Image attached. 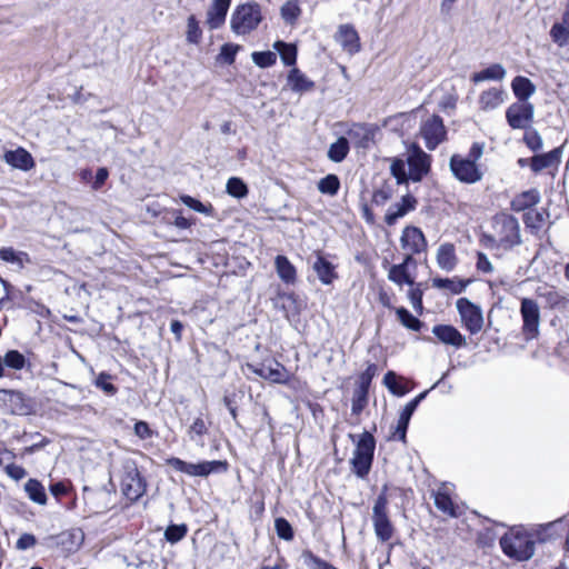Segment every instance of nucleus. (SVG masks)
I'll return each instance as SVG.
<instances>
[{
  "instance_id": "63",
  "label": "nucleus",
  "mask_w": 569,
  "mask_h": 569,
  "mask_svg": "<svg viewBox=\"0 0 569 569\" xmlns=\"http://www.w3.org/2000/svg\"><path fill=\"white\" fill-rule=\"evenodd\" d=\"M477 269L483 273H490L493 271V267L489 261L488 257L483 252L477 253Z\"/></svg>"
},
{
  "instance_id": "44",
  "label": "nucleus",
  "mask_w": 569,
  "mask_h": 569,
  "mask_svg": "<svg viewBox=\"0 0 569 569\" xmlns=\"http://www.w3.org/2000/svg\"><path fill=\"white\" fill-rule=\"evenodd\" d=\"M3 367L20 370L26 365V357L18 350H9L2 358Z\"/></svg>"
},
{
  "instance_id": "5",
  "label": "nucleus",
  "mask_w": 569,
  "mask_h": 569,
  "mask_svg": "<svg viewBox=\"0 0 569 569\" xmlns=\"http://www.w3.org/2000/svg\"><path fill=\"white\" fill-rule=\"evenodd\" d=\"M167 465L172 467L174 470L183 472L191 477H207L210 473L226 471L228 468L227 461L212 460L202 461L199 463H191L177 457H171L167 459Z\"/></svg>"
},
{
  "instance_id": "4",
  "label": "nucleus",
  "mask_w": 569,
  "mask_h": 569,
  "mask_svg": "<svg viewBox=\"0 0 569 569\" xmlns=\"http://www.w3.org/2000/svg\"><path fill=\"white\" fill-rule=\"evenodd\" d=\"M261 20V8L258 3L247 2L239 4L231 16V30L237 34H247L254 30Z\"/></svg>"
},
{
  "instance_id": "52",
  "label": "nucleus",
  "mask_w": 569,
  "mask_h": 569,
  "mask_svg": "<svg viewBox=\"0 0 569 569\" xmlns=\"http://www.w3.org/2000/svg\"><path fill=\"white\" fill-rule=\"evenodd\" d=\"M274 529L280 539H283L287 541L292 540L293 529L287 519L282 518V517L277 518L274 520Z\"/></svg>"
},
{
  "instance_id": "29",
  "label": "nucleus",
  "mask_w": 569,
  "mask_h": 569,
  "mask_svg": "<svg viewBox=\"0 0 569 569\" xmlns=\"http://www.w3.org/2000/svg\"><path fill=\"white\" fill-rule=\"evenodd\" d=\"M503 102V91L491 88L483 91L479 97L480 108L485 111L493 110Z\"/></svg>"
},
{
  "instance_id": "8",
  "label": "nucleus",
  "mask_w": 569,
  "mask_h": 569,
  "mask_svg": "<svg viewBox=\"0 0 569 569\" xmlns=\"http://www.w3.org/2000/svg\"><path fill=\"white\" fill-rule=\"evenodd\" d=\"M465 328L471 333L477 335L483 327L482 310L467 298H459L456 302Z\"/></svg>"
},
{
  "instance_id": "25",
  "label": "nucleus",
  "mask_w": 569,
  "mask_h": 569,
  "mask_svg": "<svg viewBox=\"0 0 569 569\" xmlns=\"http://www.w3.org/2000/svg\"><path fill=\"white\" fill-rule=\"evenodd\" d=\"M347 134L348 138L351 139L359 148H367L373 138L372 130L368 126L361 123L352 124L347 131Z\"/></svg>"
},
{
  "instance_id": "56",
  "label": "nucleus",
  "mask_w": 569,
  "mask_h": 569,
  "mask_svg": "<svg viewBox=\"0 0 569 569\" xmlns=\"http://www.w3.org/2000/svg\"><path fill=\"white\" fill-rule=\"evenodd\" d=\"M427 395L428 393H418L416 398L409 401L400 412L399 419L410 422V419L415 410L417 409L419 403L426 398Z\"/></svg>"
},
{
  "instance_id": "64",
  "label": "nucleus",
  "mask_w": 569,
  "mask_h": 569,
  "mask_svg": "<svg viewBox=\"0 0 569 569\" xmlns=\"http://www.w3.org/2000/svg\"><path fill=\"white\" fill-rule=\"evenodd\" d=\"M109 177V171L107 168L104 167H101L97 170L96 172V177H94V180L92 182V189L93 190H99L103 184L104 182L107 181Z\"/></svg>"
},
{
  "instance_id": "61",
  "label": "nucleus",
  "mask_w": 569,
  "mask_h": 569,
  "mask_svg": "<svg viewBox=\"0 0 569 569\" xmlns=\"http://www.w3.org/2000/svg\"><path fill=\"white\" fill-rule=\"evenodd\" d=\"M37 543V539L31 533H23L19 537V539L16 542V547L19 550H27L32 547H34Z\"/></svg>"
},
{
  "instance_id": "59",
  "label": "nucleus",
  "mask_w": 569,
  "mask_h": 569,
  "mask_svg": "<svg viewBox=\"0 0 569 569\" xmlns=\"http://www.w3.org/2000/svg\"><path fill=\"white\" fill-rule=\"evenodd\" d=\"M392 197L390 187L385 186L373 191L372 203L376 206H383Z\"/></svg>"
},
{
  "instance_id": "47",
  "label": "nucleus",
  "mask_w": 569,
  "mask_h": 569,
  "mask_svg": "<svg viewBox=\"0 0 569 569\" xmlns=\"http://www.w3.org/2000/svg\"><path fill=\"white\" fill-rule=\"evenodd\" d=\"M550 37L555 43L559 47L569 44V28H566L561 23H555L550 30Z\"/></svg>"
},
{
  "instance_id": "10",
  "label": "nucleus",
  "mask_w": 569,
  "mask_h": 569,
  "mask_svg": "<svg viewBox=\"0 0 569 569\" xmlns=\"http://www.w3.org/2000/svg\"><path fill=\"white\" fill-rule=\"evenodd\" d=\"M244 370L248 375H256L271 382H284L287 371L284 367L276 360H268L261 363H247Z\"/></svg>"
},
{
  "instance_id": "46",
  "label": "nucleus",
  "mask_w": 569,
  "mask_h": 569,
  "mask_svg": "<svg viewBox=\"0 0 569 569\" xmlns=\"http://www.w3.org/2000/svg\"><path fill=\"white\" fill-rule=\"evenodd\" d=\"M378 370L379 368L376 363H371L367 367V369L358 378V391H369L371 381L377 376Z\"/></svg>"
},
{
  "instance_id": "21",
  "label": "nucleus",
  "mask_w": 569,
  "mask_h": 569,
  "mask_svg": "<svg viewBox=\"0 0 569 569\" xmlns=\"http://www.w3.org/2000/svg\"><path fill=\"white\" fill-rule=\"evenodd\" d=\"M458 259L452 243H442L437 251V263L440 269L450 272L457 266Z\"/></svg>"
},
{
  "instance_id": "9",
  "label": "nucleus",
  "mask_w": 569,
  "mask_h": 569,
  "mask_svg": "<svg viewBox=\"0 0 569 569\" xmlns=\"http://www.w3.org/2000/svg\"><path fill=\"white\" fill-rule=\"evenodd\" d=\"M420 136L426 148L435 150L447 138V130L440 116L433 114L421 123Z\"/></svg>"
},
{
  "instance_id": "38",
  "label": "nucleus",
  "mask_w": 569,
  "mask_h": 569,
  "mask_svg": "<svg viewBox=\"0 0 569 569\" xmlns=\"http://www.w3.org/2000/svg\"><path fill=\"white\" fill-rule=\"evenodd\" d=\"M396 315L401 325L407 329L420 331L423 326V323L405 307L397 308Z\"/></svg>"
},
{
  "instance_id": "53",
  "label": "nucleus",
  "mask_w": 569,
  "mask_h": 569,
  "mask_svg": "<svg viewBox=\"0 0 569 569\" xmlns=\"http://www.w3.org/2000/svg\"><path fill=\"white\" fill-rule=\"evenodd\" d=\"M240 46L233 43H224L220 49V53L217 58L218 61H221L227 64H232L236 60L237 52L239 51Z\"/></svg>"
},
{
  "instance_id": "19",
  "label": "nucleus",
  "mask_w": 569,
  "mask_h": 569,
  "mask_svg": "<svg viewBox=\"0 0 569 569\" xmlns=\"http://www.w3.org/2000/svg\"><path fill=\"white\" fill-rule=\"evenodd\" d=\"M561 154V148H555L549 152L536 154L530 158V168L533 172L538 173L543 169L557 166L560 163Z\"/></svg>"
},
{
  "instance_id": "13",
  "label": "nucleus",
  "mask_w": 569,
  "mask_h": 569,
  "mask_svg": "<svg viewBox=\"0 0 569 569\" xmlns=\"http://www.w3.org/2000/svg\"><path fill=\"white\" fill-rule=\"evenodd\" d=\"M431 157L420 148L412 150L408 157L409 178L415 182H419L429 172Z\"/></svg>"
},
{
  "instance_id": "32",
  "label": "nucleus",
  "mask_w": 569,
  "mask_h": 569,
  "mask_svg": "<svg viewBox=\"0 0 569 569\" xmlns=\"http://www.w3.org/2000/svg\"><path fill=\"white\" fill-rule=\"evenodd\" d=\"M540 201V194L538 190L531 189L523 191L511 201V208L515 211H522L537 204Z\"/></svg>"
},
{
  "instance_id": "34",
  "label": "nucleus",
  "mask_w": 569,
  "mask_h": 569,
  "mask_svg": "<svg viewBox=\"0 0 569 569\" xmlns=\"http://www.w3.org/2000/svg\"><path fill=\"white\" fill-rule=\"evenodd\" d=\"M505 76L506 69L500 63H495L479 72H475L471 80L475 83H479L486 80H502Z\"/></svg>"
},
{
  "instance_id": "15",
  "label": "nucleus",
  "mask_w": 569,
  "mask_h": 569,
  "mask_svg": "<svg viewBox=\"0 0 569 569\" xmlns=\"http://www.w3.org/2000/svg\"><path fill=\"white\" fill-rule=\"evenodd\" d=\"M432 333L440 342L455 348H461L467 343L466 338L451 325H436Z\"/></svg>"
},
{
  "instance_id": "60",
  "label": "nucleus",
  "mask_w": 569,
  "mask_h": 569,
  "mask_svg": "<svg viewBox=\"0 0 569 569\" xmlns=\"http://www.w3.org/2000/svg\"><path fill=\"white\" fill-rule=\"evenodd\" d=\"M369 402L368 393H357L352 399L351 412L359 416Z\"/></svg>"
},
{
  "instance_id": "55",
  "label": "nucleus",
  "mask_w": 569,
  "mask_h": 569,
  "mask_svg": "<svg viewBox=\"0 0 569 569\" xmlns=\"http://www.w3.org/2000/svg\"><path fill=\"white\" fill-rule=\"evenodd\" d=\"M411 287L412 288L408 292V298L411 302L413 310L417 313L421 315L422 310H423V305H422L423 291L420 289V284H417V286L413 284Z\"/></svg>"
},
{
  "instance_id": "20",
  "label": "nucleus",
  "mask_w": 569,
  "mask_h": 569,
  "mask_svg": "<svg viewBox=\"0 0 569 569\" xmlns=\"http://www.w3.org/2000/svg\"><path fill=\"white\" fill-rule=\"evenodd\" d=\"M336 38L337 41L343 48V50L348 51L349 53H355L359 51V36L351 24L340 26Z\"/></svg>"
},
{
  "instance_id": "27",
  "label": "nucleus",
  "mask_w": 569,
  "mask_h": 569,
  "mask_svg": "<svg viewBox=\"0 0 569 569\" xmlns=\"http://www.w3.org/2000/svg\"><path fill=\"white\" fill-rule=\"evenodd\" d=\"M274 266L279 278L284 283H293L296 281V268L286 256L278 254L274 259Z\"/></svg>"
},
{
  "instance_id": "37",
  "label": "nucleus",
  "mask_w": 569,
  "mask_h": 569,
  "mask_svg": "<svg viewBox=\"0 0 569 569\" xmlns=\"http://www.w3.org/2000/svg\"><path fill=\"white\" fill-rule=\"evenodd\" d=\"M274 49L279 52L280 58L284 66L291 67L297 61V48L292 43L283 41H276L273 44Z\"/></svg>"
},
{
  "instance_id": "18",
  "label": "nucleus",
  "mask_w": 569,
  "mask_h": 569,
  "mask_svg": "<svg viewBox=\"0 0 569 569\" xmlns=\"http://www.w3.org/2000/svg\"><path fill=\"white\" fill-rule=\"evenodd\" d=\"M231 0H213L207 12V23L210 29L220 28L224 21Z\"/></svg>"
},
{
  "instance_id": "11",
  "label": "nucleus",
  "mask_w": 569,
  "mask_h": 569,
  "mask_svg": "<svg viewBox=\"0 0 569 569\" xmlns=\"http://www.w3.org/2000/svg\"><path fill=\"white\" fill-rule=\"evenodd\" d=\"M535 107L530 102H515L506 110V119L512 129H528L533 120Z\"/></svg>"
},
{
  "instance_id": "49",
  "label": "nucleus",
  "mask_w": 569,
  "mask_h": 569,
  "mask_svg": "<svg viewBox=\"0 0 569 569\" xmlns=\"http://www.w3.org/2000/svg\"><path fill=\"white\" fill-rule=\"evenodd\" d=\"M523 142L533 152L542 148V138L539 132L533 128L526 129L523 134Z\"/></svg>"
},
{
  "instance_id": "45",
  "label": "nucleus",
  "mask_w": 569,
  "mask_h": 569,
  "mask_svg": "<svg viewBox=\"0 0 569 569\" xmlns=\"http://www.w3.org/2000/svg\"><path fill=\"white\" fill-rule=\"evenodd\" d=\"M300 13L301 9L298 0H289L281 7V17L288 23H293Z\"/></svg>"
},
{
  "instance_id": "48",
  "label": "nucleus",
  "mask_w": 569,
  "mask_h": 569,
  "mask_svg": "<svg viewBox=\"0 0 569 569\" xmlns=\"http://www.w3.org/2000/svg\"><path fill=\"white\" fill-rule=\"evenodd\" d=\"M251 58L260 68H269L277 61V56L272 51H254L252 52Z\"/></svg>"
},
{
  "instance_id": "26",
  "label": "nucleus",
  "mask_w": 569,
  "mask_h": 569,
  "mask_svg": "<svg viewBox=\"0 0 569 569\" xmlns=\"http://www.w3.org/2000/svg\"><path fill=\"white\" fill-rule=\"evenodd\" d=\"M511 88L519 102H528L527 100L535 93L536 86L526 77L517 76L511 82Z\"/></svg>"
},
{
  "instance_id": "1",
  "label": "nucleus",
  "mask_w": 569,
  "mask_h": 569,
  "mask_svg": "<svg viewBox=\"0 0 569 569\" xmlns=\"http://www.w3.org/2000/svg\"><path fill=\"white\" fill-rule=\"evenodd\" d=\"M492 234H483L481 242L488 249L510 250L521 243L520 226L512 214L498 213L492 220Z\"/></svg>"
},
{
  "instance_id": "7",
  "label": "nucleus",
  "mask_w": 569,
  "mask_h": 569,
  "mask_svg": "<svg viewBox=\"0 0 569 569\" xmlns=\"http://www.w3.org/2000/svg\"><path fill=\"white\" fill-rule=\"evenodd\" d=\"M146 489V479L141 476L137 466L133 463L126 465L121 479V491L123 496L131 502H134L144 495Z\"/></svg>"
},
{
  "instance_id": "42",
  "label": "nucleus",
  "mask_w": 569,
  "mask_h": 569,
  "mask_svg": "<svg viewBox=\"0 0 569 569\" xmlns=\"http://www.w3.org/2000/svg\"><path fill=\"white\" fill-rule=\"evenodd\" d=\"M301 557L303 559L305 565L310 569H338L333 565L321 559L310 550H305Z\"/></svg>"
},
{
  "instance_id": "22",
  "label": "nucleus",
  "mask_w": 569,
  "mask_h": 569,
  "mask_svg": "<svg viewBox=\"0 0 569 569\" xmlns=\"http://www.w3.org/2000/svg\"><path fill=\"white\" fill-rule=\"evenodd\" d=\"M313 270L323 284H331L337 278L336 267L322 256H317L313 262Z\"/></svg>"
},
{
  "instance_id": "58",
  "label": "nucleus",
  "mask_w": 569,
  "mask_h": 569,
  "mask_svg": "<svg viewBox=\"0 0 569 569\" xmlns=\"http://www.w3.org/2000/svg\"><path fill=\"white\" fill-rule=\"evenodd\" d=\"M383 385L388 391H408L407 386L399 385V377L393 371H388L383 377Z\"/></svg>"
},
{
  "instance_id": "16",
  "label": "nucleus",
  "mask_w": 569,
  "mask_h": 569,
  "mask_svg": "<svg viewBox=\"0 0 569 569\" xmlns=\"http://www.w3.org/2000/svg\"><path fill=\"white\" fill-rule=\"evenodd\" d=\"M417 199L411 194H406L401 201L389 207L385 221L388 226H393L400 218L416 209Z\"/></svg>"
},
{
  "instance_id": "2",
  "label": "nucleus",
  "mask_w": 569,
  "mask_h": 569,
  "mask_svg": "<svg viewBox=\"0 0 569 569\" xmlns=\"http://www.w3.org/2000/svg\"><path fill=\"white\" fill-rule=\"evenodd\" d=\"M500 547L506 556L517 561L529 560L535 553L533 537L519 528L505 533L500 538Z\"/></svg>"
},
{
  "instance_id": "28",
  "label": "nucleus",
  "mask_w": 569,
  "mask_h": 569,
  "mask_svg": "<svg viewBox=\"0 0 569 569\" xmlns=\"http://www.w3.org/2000/svg\"><path fill=\"white\" fill-rule=\"evenodd\" d=\"M469 284V280H461L456 278H440L436 277L432 279V286L437 289H447L453 295L462 293L467 286Z\"/></svg>"
},
{
  "instance_id": "12",
  "label": "nucleus",
  "mask_w": 569,
  "mask_h": 569,
  "mask_svg": "<svg viewBox=\"0 0 569 569\" xmlns=\"http://www.w3.org/2000/svg\"><path fill=\"white\" fill-rule=\"evenodd\" d=\"M450 169L453 176L461 182L475 183L482 177L477 164L470 159L453 154L450 158Z\"/></svg>"
},
{
  "instance_id": "3",
  "label": "nucleus",
  "mask_w": 569,
  "mask_h": 569,
  "mask_svg": "<svg viewBox=\"0 0 569 569\" xmlns=\"http://www.w3.org/2000/svg\"><path fill=\"white\" fill-rule=\"evenodd\" d=\"M387 490L388 487L383 486L372 507V526L375 535L380 542L389 541L395 533V527L388 515L389 501Z\"/></svg>"
},
{
  "instance_id": "39",
  "label": "nucleus",
  "mask_w": 569,
  "mask_h": 569,
  "mask_svg": "<svg viewBox=\"0 0 569 569\" xmlns=\"http://www.w3.org/2000/svg\"><path fill=\"white\" fill-rule=\"evenodd\" d=\"M340 189V180L337 174L329 173L318 182V190L323 194L336 196Z\"/></svg>"
},
{
  "instance_id": "36",
  "label": "nucleus",
  "mask_w": 569,
  "mask_h": 569,
  "mask_svg": "<svg viewBox=\"0 0 569 569\" xmlns=\"http://www.w3.org/2000/svg\"><path fill=\"white\" fill-rule=\"evenodd\" d=\"M388 279L398 286H413L415 280L406 269L405 264H392L388 272Z\"/></svg>"
},
{
  "instance_id": "50",
  "label": "nucleus",
  "mask_w": 569,
  "mask_h": 569,
  "mask_svg": "<svg viewBox=\"0 0 569 569\" xmlns=\"http://www.w3.org/2000/svg\"><path fill=\"white\" fill-rule=\"evenodd\" d=\"M180 199L183 204H186L187 207H189L190 209H192L197 212H200V213H203L207 216H210L212 212L211 204H204L200 200H198L191 196L183 194V196H181Z\"/></svg>"
},
{
  "instance_id": "24",
  "label": "nucleus",
  "mask_w": 569,
  "mask_h": 569,
  "mask_svg": "<svg viewBox=\"0 0 569 569\" xmlns=\"http://www.w3.org/2000/svg\"><path fill=\"white\" fill-rule=\"evenodd\" d=\"M288 86L293 92L302 93L313 89L315 82L298 68H292L287 77Z\"/></svg>"
},
{
  "instance_id": "54",
  "label": "nucleus",
  "mask_w": 569,
  "mask_h": 569,
  "mask_svg": "<svg viewBox=\"0 0 569 569\" xmlns=\"http://www.w3.org/2000/svg\"><path fill=\"white\" fill-rule=\"evenodd\" d=\"M187 28H188L187 29L188 42L193 43V44L199 43L201 36H202V31H201L199 23L194 16H190L188 18Z\"/></svg>"
},
{
  "instance_id": "43",
  "label": "nucleus",
  "mask_w": 569,
  "mask_h": 569,
  "mask_svg": "<svg viewBox=\"0 0 569 569\" xmlns=\"http://www.w3.org/2000/svg\"><path fill=\"white\" fill-rule=\"evenodd\" d=\"M188 532V527L184 523L169 525L164 531V538L170 543H177L182 540Z\"/></svg>"
},
{
  "instance_id": "57",
  "label": "nucleus",
  "mask_w": 569,
  "mask_h": 569,
  "mask_svg": "<svg viewBox=\"0 0 569 569\" xmlns=\"http://www.w3.org/2000/svg\"><path fill=\"white\" fill-rule=\"evenodd\" d=\"M207 430L204 421L201 418H197L189 427L188 435L192 441L199 443L198 438L207 433Z\"/></svg>"
},
{
  "instance_id": "23",
  "label": "nucleus",
  "mask_w": 569,
  "mask_h": 569,
  "mask_svg": "<svg viewBox=\"0 0 569 569\" xmlns=\"http://www.w3.org/2000/svg\"><path fill=\"white\" fill-rule=\"evenodd\" d=\"M433 498H435V506L441 512H443L450 517L458 516L457 508L451 500L448 486H446V485L441 486L436 492H433Z\"/></svg>"
},
{
  "instance_id": "30",
  "label": "nucleus",
  "mask_w": 569,
  "mask_h": 569,
  "mask_svg": "<svg viewBox=\"0 0 569 569\" xmlns=\"http://www.w3.org/2000/svg\"><path fill=\"white\" fill-rule=\"evenodd\" d=\"M0 259L4 262L16 264L22 269L26 263H30V257L24 251H17L12 247L0 248Z\"/></svg>"
},
{
  "instance_id": "31",
  "label": "nucleus",
  "mask_w": 569,
  "mask_h": 569,
  "mask_svg": "<svg viewBox=\"0 0 569 569\" xmlns=\"http://www.w3.org/2000/svg\"><path fill=\"white\" fill-rule=\"evenodd\" d=\"M375 449V437L370 432L365 431L360 435L359 440L357 441L353 455L366 457L373 460Z\"/></svg>"
},
{
  "instance_id": "41",
  "label": "nucleus",
  "mask_w": 569,
  "mask_h": 569,
  "mask_svg": "<svg viewBox=\"0 0 569 569\" xmlns=\"http://www.w3.org/2000/svg\"><path fill=\"white\" fill-rule=\"evenodd\" d=\"M228 194L233 198L242 199L248 194V187L241 178L231 177L226 186Z\"/></svg>"
},
{
  "instance_id": "62",
  "label": "nucleus",
  "mask_w": 569,
  "mask_h": 569,
  "mask_svg": "<svg viewBox=\"0 0 569 569\" xmlns=\"http://www.w3.org/2000/svg\"><path fill=\"white\" fill-rule=\"evenodd\" d=\"M6 473L13 480H21L27 476L26 469L14 463L6 466Z\"/></svg>"
},
{
  "instance_id": "14",
  "label": "nucleus",
  "mask_w": 569,
  "mask_h": 569,
  "mask_svg": "<svg viewBox=\"0 0 569 569\" xmlns=\"http://www.w3.org/2000/svg\"><path fill=\"white\" fill-rule=\"evenodd\" d=\"M401 247L411 253H421L427 249V240L420 228L408 226L400 238Z\"/></svg>"
},
{
  "instance_id": "6",
  "label": "nucleus",
  "mask_w": 569,
  "mask_h": 569,
  "mask_svg": "<svg viewBox=\"0 0 569 569\" xmlns=\"http://www.w3.org/2000/svg\"><path fill=\"white\" fill-rule=\"evenodd\" d=\"M519 311L522 320L521 333L525 340L537 339L540 333V307L538 302L531 298H522Z\"/></svg>"
},
{
  "instance_id": "17",
  "label": "nucleus",
  "mask_w": 569,
  "mask_h": 569,
  "mask_svg": "<svg viewBox=\"0 0 569 569\" xmlns=\"http://www.w3.org/2000/svg\"><path fill=\"white\" fill-rule=\"evenodd\" d=\"M3 160L11 167L22 171H29L34 167V160L31 153L21 147L16 150L6 151Z\"/></svg>"
},
{
  "instance_id": "33",
  "label": "nucleus",
  "mask_w": 569,
  "mask_h": 569,
  "mask_svg": "<svg viewBox=\"0 0 569 569\" xmlns=\"http://www.w3.org/2000/svg\"><path fill=\"white\" fill-rule=\"evenodd\" d=\"M24 491L31 501L42 506L47 503L46 489L39 480L29 479L24 485Z\"/></svg>"
},
{
  "instance_id": "40",
  "label": "nucleus",
  "mask_w": 569,
  "mask_h": 569,
  "mask_svg": "<svg viewBox=\"0 0 569 569\" xmlns=\"http://www.w3.org/2000/svg\"><path fill=\"white\" fill-rule=\"evenodd\" d=\"M372 461V459L353 455L350 460L353 473L358 478L365 479L371 470Z\"/></svg>"
},
{
  "instance_id": "35",
  "label": "nucleus",
  "mask_w": 569,
  "mask_h": 569,
  "mask_svg": "<svg viewBox=\"0 0 569 569\" xmlns=\"http://www.w3.org/2000/svg\"><path fill=\"white\" fill-rule=\"evenodd\" d=\"M349 140L346 137L338 138L328 149V158L333 162H341L349 153Z\"/></svg>"
},
{
  "instance_id": "51",
  "label": "nucleus",
  "mask_w": 569,
  "mask_h": 569,
  "mask_svg": "<svg viewBox=\"0 0 569 569\" xmlns=\"http://www.w3.org/2000/svg\"><path fill=\"white\" fill-rule=\"evenodd\" d=\"M391 174L396 178L397 183L401 184L407 182L409 178V172H407L406 163L401 159H395L390 166Z\"/></svg>"
}]
</instances>
